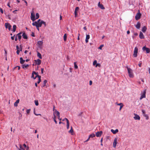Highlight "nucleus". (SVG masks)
Wrapping results in <instances>:
<instances>
[{
  "instance_id": "f3484780",
  "label": "nucleus",
  "mask_w": 150,
  "mask_h": 150,
  "mask_svg": "<svg viewBox=\"0 0 150 150\" xmlns=\"http://www.w3.org/2000/svg\"><path fill=\"white\" fill-rule=\"evenodd\" d=\"M111 131L112 132L113 134H115L117 132H118L119 131L117 129H116L115 130H114L113 129H111Z\"/></svg>"
},
{
  "instance_id": "bb28decb",
  "label": "nucleus",
  "mask_w": 150,
  "mask_h": 150,
  "mask_svg": "<svg viewBox=\"0 0 150 150\" xmlns=\"http://www.w3.org/2000/svg\"><path fill=\"white\" fill-rule=\"evenodd\" d=\"M74 132V131L72 128V127H71V129L69 131V133H71L72 134H73L72 133Z\"/></svg>"
},
{
  "instance_id": "37998d69",
  "label": "nucleus",
  "mask_w": 150,
  "mask_h": 150,
  "mask_svg": "<svg viewBox=\"0 0 150 150\" xmlns=\"http://www.w3.org/2000/svg\"><path fill=\"white\" fill-rule=\"evenodd\" d=\"M19 115H20V116L19 117H18V119L19 120L20 119H21V117H22V114L20 112H19Z\"/></svg>"
},
{
  "instance_id": "3c124183",
  "label": "nucleus",
  "mask_w": 150,
  "mask_h": 150,
  "mask_svg": "<svg viewBox=\"0 0 150 150\" xmlns=\"http://www.w3.org/2000/svg\"><path fill=\"white\" fill-rule=\"evenodd\" d=\"M0 11L1 13H3L4 12L3 10V9L1 8H0Z\"/></svg>"
},
{
  "instance_id": "c9c22d12",
  "label": "nucleus",
  "mask_w": 150,
  "mask_h": 150,
  "mask_svg": "<svg viewBox=\"0 0 150 150\" xmlns=\"http://www.w3.org/2000/svg\"><path fill=\"white\" fill-rule=\"evenodd\" d=\"M56 114L57 115V116L58 117V118L59 119V118L60 117V113L58 111L56 113Z\"/></svg>"
},
{
  "instance_id": "0eeeda50",
  "label": "nucleus",
  "mask_w": 150,
  "mask_h": 150,
  "mask_svg": "<svg viewBox=\"0 0 150 150\" xmlns=\"http://www.w3.org/2000/svg\"><path fill=\"white\" fill-rule=\"evenodd\" d=\"M43 44L42 41H39L37 42V45L38 47L40 49L42 48V45Z\"/></svg>"
},
{
  "instance_id": "5701e85b",
  "label": "nucleus",
  "mask_w": 150,
  "mask_h": 150,
  "mask_svg": "<svg viewBox=\"0 0 150 150\" xmlns=\"http://www.w3.org/2000/svg\"><path fill=\"white\" fill-rule=\"evenodd\" d=\"M19 102V99L17 100L14 103V105L16 107L18 105V103Z\"/></svg>"
},
{
  "instance_id": "4d7b16f0",
  "label": "nucleus",
  "mask_w": 150,
  "mask_h": 150,
  "mask_svg": "<svg viewBox=\"0 0 150 150\" xmlns=\"http://www.w3.org/2000/svg\"><path fill=\"white\" fill-rule=\"evenodd\" d=\"M43 71H44V69L43 68H42L41 69V73L42 74H43Z\"/></svg>"
},
{
  "instance_id": "39448f33",
  "label": "nucleus",
  "mask_w": 150,
  "mask_h": 150,
  "mask_svg": "<svg viewBox=\"0 0 150 150\" xmlns=\"http://www.w3.org/2000/svg\"><path fill=\"white\" fill-rule=\"evenodd\" d=\"M142 49L143 51H145L147 53H149L150 52V49L146 47V46L143 47L142 48Z\"/></svg>"
},
{
  "instance_id": "a18cd8bd",
  "label": "nucleus",
  "mask_w": 150,
  "mask_h": 150,
  "mask_svg": "<svg viewBox=\"0 0 150 150\" xmlns=\"http://www.w3.org/2000/svg\"><path fill=\"white\" fill-rule=\"evenodd\" d=\"M17 36H18V39H19V40L20 41V40L22 37L21 35H18Z\"/></svg>"
},
{
  "instance_id": "9b49d317",
  "label": "nucleus",
  "mask_w": 150,
  "mask_h": 150,
  "mask_svg": "<svg viewBox=\"0 0 150 150\" xmlns=\"http://www.w3.org/2000/svg\"><path fill=\"white\" fill-rule=\"evenodd\" d=\"M117 138H115L114 139V142L113 143V147L114 148H115L116 147V144H117Z\"/></svg>"
},
{
  "instance_id": "f03ea898",
  "label": "nucleus",
  "mask_w": 150,
  "mask_h": 150,
  "mask_svg": "<svg viewBox=\"0 0 150 150\" xmlns=\"http://www.w3.org/2000/svg\"><path fill=\"white\" fill-rule=\"evenodd\" d=\"M30 19L33 21H34L36 20L35 17V13L34 11H33V9L31 13Z\"/></svg>"
},
{
  "instance_id": "6e6552de",
  "label": "nucleus",
  "mask_w": 150,
  "mask_h": 150,
  "mask_svg": "<svg viewBox=\"0 0 150 150\" xmlns=\"http://www.w3.org/2000/svg\"><path fill=\"white\" fill-rule=\"evenodd\" d=\"M103 134V132L102 131L100 132H98L96 133V136L97 137H100Z\"/></svg>"
},
{
  "instance_id": "4be33fe9",
  "label": "nucleus",
  "mask_w": 150,
  "mask_h": 150,
  "mask_svg": "<svg viewBox=\"0 0 150 150\" xmlns=\"http://www.w3.org/2000/svg\"><path fill=\"white\" fill-rule=\"evenodd\" d=\"M67 121V129H68L69 128V120L68 119H66Z\"/></svg>"
},
{
  "instance_id": "f8f14e48",
  "label": "nucleus",
  "mask_w": 150,
  "mask_h": 150,
  "mask_svg": "<svg viewBox=\"0 0 150 150\" xmlns=\"http://www.w3.org/2000/svg\"><path fill=\"white\" fill-rule=\"evenodd\" d=\"M79 8L78 7H76L75 9V10L74 11V13H75V17H77V11L79 10Z\"/></svg>"
},
{
  "instance_id": "de8ad7c7",
  "label": "nucleus",
  "mask_w": 150,
  "mask_h": 150,
  "mask_svg": "<svg viewBox=\"0 0 150 150\" xmlns=\"http://www.w3.org/2000/svg\"><path fill=\"white\" fill-rule=\"evenodd\" d=\"M142 113L143 114L144 116V115H146L145 110H142Z\"/></svg>"
},
{
  "instance_id": "a211bd4d",
  "label": "nucleus",
  "mask_w": 150,
  "mask_h": 150,
  "mask_svg": "<svg viewBox=\"0 0 150 150\" xmlns=\"http://www.w3.org/2000/svg\"><path fill=\"white\" fill-rule=\"evenodd\" d=\"M141 24L139 22H138L137 24L135 25V27L138 29H139L140 27Z\"/></svg>"
},
{
  "instance_id": "cd10ccee",
  "label": "nucleus",
  "mask_w": 150,
  "mask_h": 150,
  "mask_svg": "<svg viewBox=\"0 0 150 150\" xmlns=\"http://www.w3.org/2000/svg\"><path fill=\"white\" fill-rule=\"evenodd\" d=\"M89 137V138H93L95 137V135L94 134L92 133V134H90Z\"/></svg>"
},
{
  "instance_id": "6e6d98bb",
  "label": "nucleus",
  "mask_w": 150,
  "mask_h": 150,
  "mask_svg": "<svg viewBox=\"0 0 150 150\" xmlns=\"http://www.w3.org/2000/svg\"><path fill=\"white\" fill-rule=\"evenodd\" d=\"M18 37V36H17V34L16 35L15 37V40L16 41H17V40L18 39L17 37Z\"/></svg>"
},
{
  "instance_id": "4c0bfd02",
  "label": "nucleus",
  "mask_w": 150,
  "mask_h": 150,
  "mask_svg": "<svg viewBox=\"0 0 150 150\" xmlns=\"http://www.w3.org/2000/svg\"><path fill=\"white\" fill-rule=\"evenodd\" d=\"M35 105L36 106H38V100H35Z\"/></svg>"
},
{
  "instance_id": "2f4dec72",
  "label": "nucleus",
  "mask_w": 150,
  "mask_h": 150,
  "mask_svg": "<svg viewBox=\"0 0 150 150\" xmlns=\"http://www.w3.org/2000/svg\"><path fill=\"white\" fill-rule=\"evenodd\" d=\"M34 74H36V72L34 71H33L32 74L31 78L34 79L35 78V77H34Z\"/></svg>"
},
{
  "instance_id": "20e7f679",
  "label": "nucleus",
  "mask_w": 150,
  "mask_h": 150,
  "mask_svg": "<svg viewBox=\"0 0 150 150\" xmlns=\"http://www.w3.org/2000/svg\"><path fill=\"white\" fill-rule=\"evenodd\" d=\"M42 24V21H41L40 23H37L36 22H33L32 23V25L33 26H35V25H37L39 27H41Z\"/></svg>"
},
{
  "instance_id": "79ce46f5",
  "label": "nucleus",
  "mask_w": 150,
  "mask_h": 150,
  "mask_svg": "<svg viewBox=\"0 0 150 150\" xmlns=\"http://www.w3.org/2000/svg\"><path fill=\"white\" fill-rule=\"evenodd\" d=\"M116 104H117L118 105H120V106L122 105H123V104L122 103H116Z\"/></svg>"
},
{
  "instance_id": "4468645a",
  "label": "nucleus",
  "mask_w": 150,
  "mask_h": 150,
  "mask_svg": "<svg viewBox=\"0 0 150 150\" xmlns=\"http://www.w3.org/2000/svg\"><path fill=\"white\" fill-rule=\"evenodd\" d=\"M98 6L101 9H105V8L103 5L102 4H100V2L98 3Z\"/></svg>"
},
{
  "instance_id": "f257e3e1",
  "label": "nucleus",
  "mask_w": 150,
  "mask_h": 150,
  "mask_svg": "<svg viewBox=\"0 0 150 150\" xmlns=\"http://www.w3.org/2000/svg\"><path fill=\"white\" fill-rule=\"evenodd\" d=\"M126 68L127 69L129 74V76L130 78H133L134 75L133 72V70L130 68H129L128 67H126Z\"/></svg>"
},
{
  "instance_id": "c85d7f7f",
  "label": "nucleus",
  "mask_w": 150,
  "mask_h": 150,
  "mask_svg": "<svg viewBox=\"0 0 150 150\" xmlns=\"http://www.w3.org/2000/svg\"><path fill=\"white\" fill-rule=\"evenodd\" d=\"M63 38H64V41H66L67 40V34H64V36H63Z\"/></svg>"
},
{
  "instance_id": "aec40b11",
  "label": "nucleus",
  "mask_w": 150,
  "mask_h": 150,
  "mask_svg": "<svg viewBox=\"0 0 150 150\" xmlns=\"http://www.w3.org/2000/svg\"><path fill=\"white\" fill-rule=\"evenodd\" d=\"M147 30V28L146 26H143L142 28V31L143 33H145Z\"/></svg>"
},
{
  "instance_id": "f704fd0d",
  "label": "nucleus",
  "mask_w": 150,
  "mask_h": 150,
  "mask_svg": "<svg viewBox=\"0 0 150 150\" xmlns=\"http://www.w3.org/2000/svg\"><path fill=\"white\" fill-rule=\"evenodd\" d=\"M74 67L76 69H77L78 68V67L77 65L76 64V62H74Z\"/></svg>"
},
{
  "instance_id": "1a4fd4ad",
  "label": "nucleus",
  "mask_w": 150,
  "mask_h": 150,
  "mask_svg": "<svg viewBox=\"0 0 150 150\" xmlns=\"http://www.w3.org/2000/svg\"><path fill=\"white\" fill-rule=\"evenodd\" d=\"M5 26L6 28H8L9 30H10L11 26L10 24L6 23H5Z\"/></svg>"
},
{
  "instance_id": "052dcab7",
  "label": "nucleus",
  "mask_w": 150,
  "mask_h": 150,
  "mask_svg": "<svg viewBox=\"0 0 150 150\" xmlns=\"http://www.w3.org/2000/svg\"><path fill=\"white\" fill-rule=\"evenodd\" d=\"M20 50H17L16 53L18 54H19L20 53Z\"/></svg>"
},
{
  "instance_id": "a19ab883",
  "label": "nucleus",
  "mask_w": 150,
  "mask_h": 150,
  "mask_svg": "<svg viewBox=\"0 0 150 150\" xmlns=\"http://www.w3.org/2000/svg\"><path fill=\"white\" fill-rule=\"evenodd\" d=\"M144 116L146 117V119L147 120H148L149 119V117L147 115H146V114L145 115H144Z\"/></svg>"
},
{
  "instance_id": "603ef678",
  "label": "nucleus",
  "mask_w": 150,
  "mask_h": 150,
  "mask_svg": "<svg viewBox=\"0 0 150 150\" xmlns=\"http://www.w3.org/2000/svg\"><path fill=\"white\" fill-rule=\"evenodd\" d=\"M103 46V45H100V46L98 48L100 50H101L102 49V47Z\"/></svg>"
},
{
  "instance_id": "13d9d810",
  "label": "nucleus",
  "mask_w": 150,
  "mask_h": 150,
  "mask_svg": "<svg viewBox=\"0 0 150 150\" xmlns=\"http://www.w3.org/2000/svg\"><path fill=\"white\" fill-rule=\"evenodd\" d=\"M35 26H36V28L39 31V27H38V26L37 25H35Z\"/></svg>"
},
{
  "instance_id": "7ed1b4c3",
  "label": "nucleus",
  "mask_w": 150,
  "mask_h": 150,
  "mask_svg": "<svg viewBox=\"0 0 150 150\" xmlns=\"http://www.w3.org/2000/svg\"><path fill=\"white\" fill-rule=\"evenodd\" d=\"M141 16V14L140 13L139 11V10L135 16L136 20H139Z\"/></svg>"
},
{
  "instance_id": "774afa93",
  "label": "nucleus",
  "mask_w": 150,
  "mask_h": 150,
  "mask_svg": "<svg viewBox=\"0 0 150 150\" xmlns=\"http://www.w3.org/2000/svg\"><path fill=\"white\" fill-rule=\"evenodd\" d=\"M83 113V112H80L78 115V116H81L82 115V114Z\"/></svg>"
},
{
  "instance_id": "7c9ffc66",
  "label": "nucleus",
  "mask_w": 150,
  "mask_h": 150,
  "mask_svg": "<svg viewBox=\"0 0 150 150\" xmlns=\"http://www.w3.org/2000/svg\"><path fill=\"white\" fill-rule=\"evenodd\" d=\"M35 16H36V18H35V19H38V18H39V15L38 13H37L36 14Z\"/></svg>"
},
{
  "instance_id": "6ab92c4d",
  "label": "nucleus",
  "mask_w": 150,
  "mask_h": 150,
  "mask_svg": "<svg viewBox=\"0 0 150 150\" xmlns=\"http://www.w3.org/2000/svg\"><path fill=\"white\" fill-rule=\"evenodd\" d=\"M22 35L24 39H26L28 38L27 35L25 33H23Z\"/></svg>"
},
{
  "instance_id": "09e8293b",
  "label": "nucleus",
  "mask_w": 150,
  "mask_h": 150,
  "mask_svg": "<svg viewBox=\"0 0 150 150\" xmlns=\"http://www.w3.org/2000/svg\"><path fill=\"white\" fill-rule=\"evenodd\" d=\"M20 50L21 51H22V48H23V46L21 45H20Z\"/></svg>"
},
{
  "instance_id": "0e129e2a",
  "label": "nucleus",
  "mask_w": 150,
  "mask_h": 150,
  "mask_svg": "<svg viewBox=\"0 0 150 150\" xmlns=\"http://www.w3.org/2000/svg\"><path fill=\"white\" fill-rule=\"evenodd\" d=\"M31 35L33 37H34L35 36L34 33L33 32H32Z\"/></svg>"
},
{
  "instance_id": "e433bc0d",
  "label": "nucleus",
  "mask_w": 150,
  "mask_h": 150,
  "mask_svg": "<svg viewBox=\"0 0 150 150\" xmlns=\"http://www.w3.org/2000/svg\"><path fill=\"white\" fill-rule=\"evenodd\" d=\"M47 81L46 80H45L44 81H43V84H44V85L43 86H45V85H46V83H47Z\"/></svg>"
},
{
  "instance_id": "c03bdc74",
  "label": "nucleus",
  "mask_w": 150,
  "mask_h": 150,
  "mask_svg": "<svg viewBox=\"0 0 150 150\" xmlns=\"http://www.w3.org/2000/svg\"><path fill=\"white\" fill-rule=\"evenodd\" d=\"M97 62L96 60H95V61H93V65H95L96 64Z\"/></svg>"
},
{
  "instance_id": "338daca9",
  "label": "nucleus",
  "mask_w": 150,
  "mask_h": 150,
  "mask_svg": "<svg viewBox=\"0 0 150 150\" xmlns=\"http://www.w3.org/2000/svg\"><path fill=\"white\" fill-rule=\"evenodd\" d=\"M15 37V35H14L13 36H11V38L12 40H13L14 39V37Z\"/></svg>"
},
{
  "instance_id": "ddd939ff",
  "label": "nucleus",
  "mask_w": 150,
  "mask_h": 150,
  "mask_svg": "<svg viewBox=\"0 0 150 150\" xmlns=\"http://www.w3.org/2000/svg\"><path fill=\"white\" fill-rule=\"evenodd\" d=\"M135 116L134 117V118L135 120H139L140 119V117L139 116L135 114H134Z\"/></svg>"
},
{
  "instance_id": "412c9836",
  "label": "nucleus",
  "mask_w": 150,
  "mask_h": 150,
  "mask_svg": "<svg viewBox=\"0 0 150 150\" xmlns=\"http://www.w3.org/2000/svg\"><path fill=\"white\" fill-rule=\"evenodd\" d=\"M90 38V36L89 35H86V39L85 40L86 42L87 43L88 42V40Z\"/></svg>"
},
{
  "instance_id": "dca6fc26",
  "label": "nucleus",
  "mask_w": 150,
  "mask_h": 150,
  "mask_svg": "<svg viewBox=\"0 0 150 150\" xmlns=\"http://www.w3.org/2000/svg\"><path fill=\"white\" fill-rule=\"evenodd\" d=\"M36 62V64L38 65H40L41 63V60L39 59H38L37 60H35Z\"/></svg>"
},
{
  "instance_id": "72a5a7b5",
  "label": "nucleus",
  "mask_w": 150,
  "mask_h": 150,
  "mask_svg": "<svg viewBox=\"0 0 150 150\" xmlns=\"http://www.w3.org/2000/svg\"><path fill=\"white\" fill-rule=\"evenodd\" d=\"M38 73L37 72V73H36V74H35L36 75V76L34 78V79H35L36 77H38V78H39V77L38 76H40V75H38Z\"/></svg>"
},
{
  "instance_id": "2eb2a0df",
  "label": "nucleus",
  "mask_w": 150,
  "mask_h": 150,
  "mask_svg": "<svg viewBox=\"0 0 150 150\" xmlns=\"http://www.w3.org/2000/svg\"><path fill=\"white\" fill-rule=\"evenodd\" d=\"M139 37L141 39H144V35L141 32H140Z\"/></svg>"
},
{
  "instance_id": "b1692460",
  "label": "nucleus",
  "mask_w": 150,
  "mask_h": 150,
  "mask_svg": "<svg viewBox=\"0 0 150 150\" xmlns=\"http://www.w3.org/2000/svg\"><path fill=\"white\" fill-rule=\"evenodd\" d=\"M37 56L40 59H42V57L41 54L40 53L38 52Z\"/></svg>"
},
{
  "instance_id": "680f3d73",
  "label": "nucleus",
  "mask_w": 150,
  "mask_h": 150,
  "mask_svg": "<svg viewBox=\"0 0 150 150\" xmlns=\"http://www.w3.org/2000/svg\"><path fill=\"white\" fill-rule=\"evenodd\" d=\"M123 105H121L120 106V109H119V110L120 111L121 110L122 108L123 107Z\"/></svg>"
},
{
  "instance_id": "e2e57ef3",
  "label": "nucleus",
  "mask_w": 150,
  "mask_h": 150,
  "mask_svg": "<svg viewBox=\"0 0 150 150\" xmlns=\"http://www.w3.org/2000/svg\"><path fill=\"white\" fill-rule=\"evenodd\" d=\"M92 84V82L91 81H89V85H91Z\"/></svg>"
},
{
  "instance_id": "864d4df0",
  "label": "nucleus",
  "mask_w": 150,
  "mask_h": 150,
  "mask_svg": "<svg viewBox=\"0 0 150 150\" xmlns=\"http://www.w3.org/2000/svg\"><path fill=\"white\" fill-rule=\"evenodd\" d=\"M16 48L17 50H20V47L18 45L16 46Z\"/></svg>"
},
{
  "instance_id": "69168bd1",
  "label": "nucleus",
  "mask_w": 150,
  "mask_h": 150,
  "mask_svg": "<svg viewBox=\"0 0 150 150\" xmlns=\"http://www.w3.org/2000/svg\"><path fill=\"white\" fill-rule=\"evenodd\" d=\"M22 32H20L19 33H18L17 34V36L18 35H21L22 34Z\"/></svg>"
},
{
  "instance_id": "8fccbe9b",
  "label": "nucleus",
  "mask_w": 150,
  "mask_h": 150,
  "mask_svg": "<svg viewBox=\"0 0 150 150\" xmlns=\"http://www.w3.org/2000/svg\"><path fill=\"white\" fill-rule=\"evenodd\" d=\"M30 109H28L26 111V112L27 114H29L30 112Z\"/></svg>"
},
{
  "instance_id": "393cba45",
  "label": "nucleus",
  "mask_w": 150,
  "mask_h": 150,
  "mask_svg": "<svg viewBox=\"0 0 150 150\" xmlns=\"http://www.w3.org/2000/svg\"><path fill=\"white\" fill-rule=\"evenodd\" d=\"M16 25H14L13 26V32H15L16 30Z\"/></svg>"
},
{
  "instance_id": "5fc2aeb1",
  "label": "nucleus",
  "mask_w": 150,
  "mask_h": 150,
  "mask_svg": "<svg viewBox=\"0 0 150 150\" xmlns=\"http://www.w3.org/2000/svg\"><path fill=\"white\" fill-rule=\"evenodd\" d=\"M54 111V113H53L54 115H55V114H56V113L57 112H58L56 109H55Z\"/></svg>"
},
{
  "instance_id": "a878e982",
  "label": "nucleus",
  "mask_w": 150,
  "mask_h": 150,
  "mask_svg": "<svg viewBox=\"0 0 150 150\" xmlns=\"http://www.w3.org/2000/svg\"><path fill=\"white\" fill-rule=\"evenodd\" d=\"M20 63L21 64H23L25 61V60L23 59L22 57H21L20 58Z\"/></svg>"
},
{
  "instance_id": "49530a36",
  "label": "nucleus",
  "mask_w": 150,
  "mask_h": 150,
  "mask_svg": "<svg viewBox=\"0 0 150 150\" xmlns=\"http://www.w3.org/2000/svg\"><path fill=\"white\" fill-rule=\"evenodd\" d=\"M42 24H44V25L45 27H46V23L45 21H42Z\"/></svg>"
},
{
  "instance_id": "58836bf2",
  "label": "nucleus",
  "mask_w": 150,
  "mask_h": 150,
  "mask_svg": "<svg viewBox=\"0 0 150 150\" xmlns=\"http://www.w3.org/2000/svg\"><path fill=\"white\" fill-rule=\"evenodd\" d=\"M19 150H25L21 145H20Z\"/></svg>"
},
{
  "instance_id": "c756f323",
  "label": "nucleus",
  "mask_w": 150,
  "mask_h": 150,
  "mask_svg": "<svg viewBox=\"0 0 150 150\" xmlns=\"http://www.w3.org/2000/svg\"><path fill=\"white\" fill-rule=\"evenodd\" d=\"M38 76L39 77V78H38V81L37 82V83L39 84L40 83V82L41 81V77L40 76Z\"/></svg>"
},
{
  "instance_id": "bf43d9fd",
  "label": "nucleus",
  "mask_w": 150,
  "mask_h": 150,
  "mask_svg": "<svg viewBox=\"0 0 150 150\" xmlns=\"http://www.w3.org/2000/svg\"><path fill=\"white\" fill-rule=\"evenodd\" d=\"M41 20L40 19H38L37 21H36V22L37 23H40V22L41 21Z\"/></svg>"
},
{
  "instance_id": "473e14b6",
  "label": "nucleus",
  "mask_w": 150,
  "mask_h": 150,
  "mask_svg": "<svg viewBox=\"0 0 150 150\" xmlns=\"http://www.w3.org/2000/svg\"><path fill=\"white\" fill-rule=\"evenodd\" d=\"M29 66V65L28 64H24L23 65V67L24 68H26L28 67Z\"/></svg>"
},
{
  "instance_id": "9d476101",
  "label": "nucleus",
  "mask_w": 150,
  "mask_h": 150,
  "mask_svg": "<svg viewBox=\"0 0 150 150\" xmlns=\"http://www.w3.org/2000/svg\"><path fill=\"white\" fill-rule=\"evenodd\" d=\"M146 91H144V92H143V93L142 94L141 96V97L140 98V100H141L143 98H144L145 97H146V95H145V94H146Z\"/></svg>"
},
{
  "instance_id": "423d86ee",
  "label": "nucleus",
  "mask_w": 150,
  "mask_h": 150,
  "mask_svg": "<svg viewBox=\"0 0 150 150\" xmlns=\"http://www.w3.org/2000/svg\"><path fill=\"white\" fill-rule=\"evenodd\" d=\"M138 51V49L137 47H135L134 50V53L133 55L134 57H137V53Z\"/></svg>"
},
{
  "instance_id": "ea45409f",
  "label": "nucleus",
  "mask_w": 150,
  "mask_h": 150,
  "mask_svg": "<svg viewBox=\"0 0 150 150\" xmlns=\"http://www.w3.org/2000/svg\"><path fill=\"white\" fill-rule=\"evenodd\" d=\"M56 116L55 115H54L53 119H54V121L55 122V123L56 124L57 123V121H56Z\"/></svg>"
}]
</instances>
